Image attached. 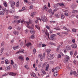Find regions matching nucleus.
<instances>
[{
  "label": "nucleus",
  "mask_w": 78,
  "mask_h": 78,
  "mask_svg": "<svg viewBox=\"0 0 78 78\" xmlns=\"http://www.w3.org/2000/svg\"><path fill=\"white\" fill-rule=\"evenodd\" d=\"M11 6L13 9L15 8V2L13 1L12 2Z\"/></svg>",
  "instance_id": "nucleus-6"
},
{
  "label": "nucleus",
  "mask_w": 78,
  "mask_h": 78,
  "mask_svg": "<svg viewBox=\"0 0 78 78\" xmlns=\"http://www.w3.org/2000/svg\"><path fill=\"white\" fill-rule=\"evenodd\" d=\"M39 58H40V60L41 61H42L43 57H42V54H40L39 55H38Z\"/></svg>",
  "instance_id": "nucleus-11"
},
{
  "label": "nucleus",
  "mask_w": 78,
  "mask_h": 78,
  "mask_svg": "<svg viewBox=\"0 0 78 78\" xmlns=\"http://www.w3.org/2000/svg\"><path fill=\"white\" fill-rule=\"evenodd\" d=\"M76 76H78V71H77L76 73L75 74Z\"/></svg>",
  "instance_id": "nucleus-59"
},
{
  "label": "nucleus",
  "mask_w": 78,
  "mask_h": 78,
  "mask_svg": "<svg viewBox=\"0 0 78 78\" xmlns=\"http://www.w3.org/2000/svg\"><path fill=\"white\" fill-rule=\"evenodd\" d=\"M11 64L12 65H13V64H14V62H13V61L11 60Z\"/></svg>",
  "instance_id": "nucleus-56"
},
{
  "label": "nucleus",
  "mask_w": 78,
  "mask_h": 78,
  "mask_svg": "<svg viewBox=\"0 0 78 78\" xmlns=\"http://www.w3.org/2000/svg\"><path fill=\"white\" fill-rule=\"evenodd\" d=\"M19 1H17L16 7H19Z\"/></svg>",
  "instance_id": "nucleus-35"
},
{
  "label": "nucleus",
  "mask_w": 78,
  "mask_h": 78,
  "mask_svg": "<svg viewBox=\"0 0 78 78\" xmlns=\"http://www.w3.org/2000/svg\"><path fill=\"white\" fill-rule=\"evenodd\" d=\"M30 37L31 39H34V37H34V35H33L30 36Z\"/></svg>",
  "instance_id": "nucleus-42"
},
{
  "label": "nucleus",
  "mask_w": 78,
  "mask_h": 78,
  "mask_svg": "<svg viewBox=\"0 0 78 78\" xmlns=\"http://www.w3.org/2000/svg\"><path fill=\"white\" fill-rule=\"evenodd\" d=\"M65 15L66 16H69V14L67 12H66L65 13Z\"/></svg>",
  "instance_id": "nucleus-60"
},
{
  "label": "nucleus",
  "mask_w": 78,
  "mask_h": 78,
  "mask_svg": "<svg viewBox=\"0 0 78 78\" xmlns=\"http://www.w3.org/2000/svg\"><path fill=\"white\" fill-rule=\"evenodd\" d=\"M54 30H61V29L58 27L55 28H54Z\"/></svg>",
  "instance_id": "nucleus-44"
},
{
  "label": "nucleus",
  "mask_w": 78,
  "mask_h": 78,
  "mask_svg": "<svg viewBox=\"0 0 78 78\" xmlns=\"http://www.w3.org/2000/svg\"><path fill=\"white\" fill-rule=\"evenodd\" d=\"M66 49L67 50H71V47L69 45L66 46Z\"/></svg>",
  "instance_id": "nucleus-17"
},
{
  "label": "nucleus",
  "mask_w": 78,
  "mask_h": 78,
  "mask_svg": "<svg viewBox=\"0 0 78 78\" xmlns=\"http://www.w3.org/2000/svg\"><path fill=\"white\" fill-rule=\"evenodd\" d=\"M3 5L5 7H7L8 6V5L5 2H4L3 3Z\"/></svg>",
  "instance_id": "nucleus-38"
},
{
  "label": "nucleus",
  "mask_w": 78,
  "mask_h": 78,
  "mask_svg": "<svg viewBox=\"0 0 78 78\" xmlns=\"http://www.w3.org/2000/svg\"><path fill=\"white\" fill-rule=\"evenodd\" d=\"M60 69V68L58 66L56 67L55 69H52V72H58V70Z\"/></svg>",
  "instance_id": "nucleus-4"
},
{
  "label": "nucleus",
  "mask_w": 78,
  "mask_h": 78,
  "mask_svg": "<svg viewBox=\"0 0 78 78\" xmlns=\"http://www.w3.org/2000/svg\"><path fill=\"white\" fill-rule=\"evenodd\" d=\"M5 62L6 64H9V61H8V60L6 59L5 60Z\"/></svg>",
  "instance_id": "nucleus-32"
},
{
  "label": "nucleus",
  "mask_w": 78,
  "mask_h": 78,
  "mask_svg": "<svg viewBox=\"0 0 78 78\" xmlns=\"http://www.w3.org/2000/svg\"><path fill=\"white\" fill-rule=\"evenodd\" d=\"M24 2H25V3H29V2L27 0H24Z\"/></svg>",
  "instance_id": "nucleus-57"
},
{
  "label": "nucleus",
  "mask_w": 78,
  "mask_h": 78,
  "mask_svg": "<svg viewBox=\"0 0 78 78\" xmlns=\"http://www.w3.org/2000/svg\"><path fill=\"white\" fill-rule=\"evenodd\" d=\"M57 9H58L57 8L55 9H54V11H53L52 12V10H51V9H49L48 10V11L50 13V14L51 13L52 16H53V14H54V12L55 11H56Z\"/></svg>",
  "instance_id": "nucleus-2"
},
{
  "label": "nucleus",
  "mask_w": 78,
  "mask_h": 78,
  "mask_svg": "<svg viewBox=\"0 0 78 78\" xmlns=\"http://www.w3.org/2000/svg\"><path fill=\"white\" fill-rule=\"evenodd\" d=\"M67 61H68V60H67V58H65L63 60V62H64V63L67 62Z\"/></svg>",
  "instance_id": "nucleus-28"
},
{
  "label": "nucleus",
  "mask_w": 78,
  "mask_h": 78,
  "mask_svg": "<svg viewBox=\"0 0 78 78\" xmlns=\"http://www.w3.org/2000/svg\"><path fill=\"white\" fill-rule=\"evenodd\" d=\"M16 73H12L11 72L9 73V74L10 75H11V76H15V75H16Z\"/></svg>",
  "instance_id": "nucleus-9"
},
{
  "label": "nucleus",
  "mask_w": 78,
  "mask_h": 78,
  "mask_svg": "<svg viewBox=\"0 0 78 78\" xmlns=\"http://www.w3.org/2000/svg\"><path fill=\"white\" fill-rule=\"evenodd\" d=\"M58 5H59V4H55L54 5V8H56V7H58Z\"/></svg>",
  "instance_id": "nucleus-43"
},
{
  "label": "nucleus",
  "mask_w": 78,
  "mask_h": 78,
  "mask_svg": "<svg viewBox=\"0 0 78 78\" xmlns=\"http://www.w3.org/2000/svg\"><path fill=\"white\" fill-rule=\"evenodd\" d=\"M5 14L4 12L2 11H0V15L1 16H3Z\"/></svg>",
  "instance_id": "nucleus-30"
},
{
  "label": "nucleus",
  "mask_w": 78,
  "mask_h": 78,
  "mask_svg": "<svg viewBox=\"0 0 78 78\" xmlns=\"http://www.w3.org/2000/svg\"><path fill=\"white\" fill-rule=\"evenodd\" d=\"M13 34L15 35H18V34H19V32L17 31H15L13 32Z\"/></svg>",
  "instance_id": "nucleus-24"
},
{
  "label": "nucleus",
  "mask_w": 78,
  "mask_h": 78,
  "mask_svg": "<svg viewBox=\"0 0 78 78\" xmlns=\"http://www.w3.org/2000/svg\"><path fill=\"white\" fill-rule=\"evenodd\" d=\"M61 55L60 54H58V58H61Z\"/></svg>",
  "instance_id": "nucleus-50"
},
{
  "label": "nucleus",
  "mask_w": 78,
  "mask_h": 78,
  "mask_svg": "<svg viewBox=\"0 0 78 78\" xmlns=\"http://www.w3.org/2000/svg\"><path fill=\"white\" fill-rule=\"evenodd\" d=\"M41 72L44 75H45L46 74V72L44 69H42Z\"/></svg>",
  "instance_id": "nucleus-27"
},
{
  "label": "nucleus",
  "mask_w": 78,
  "mask_h": 78,
  "mask_svg": "<svg viewBox=\"0 0 78 78\" xmlns=\"http://www.w3.org/2000/svg\"><path fill=\"white\" fill-rule=\"evenodd\" d=\"M19 47V45H18L16 46H15V47H12L13 48V50H16V49H18V48Z\"/></svg>",
  "instance_id": "nucleus-18"
},
{
  "label": "nucleus",
  "mask_w": 78,
  "mask_h": 78,
  "mask_svg": "<svg viewBox=\"0 0 78 78\" xmlns=\"http://www.w3.org/2000/svg\"><path fill=\"white\" fill-rule=\"evenodd\" d=\"M36 14V12H34L33 13L31 14V17H34V16Z\"/></svg>",
  "instance_id": "nucleus-12"
},
{
  "label": "nucleus",
  "mask_w": 78,
  "mask_h": 78,
  "mask_svg": "<svg viewBox=\"0 0 78 78\" xmlns=\"http://www.w3.org/2000/svg\"><path fill=\"white\" fill-rule=\"evenodd\" d=\"M31 21L30 20H29V21L26 22L27 24V26H26L28 28H29L30 29H34V27H30L29 26V25L30 23H31Z\"/></svg>",
  "instance_id": "nucleus-3"
},
{
  "label": "nucleus",
  "mask_w": 78,
  "mask_h": 78,
  "mask_svg": "<svg viewBox=\"0 0 78 78\" xmlns=\"http://www.w3.org/2000/svg\"><path fill=\"white\" fill-rule=\"evenodd\" d=\"M70 75H72V74H73V71H72V70L70 71Z\"/></svg>",
  "instance_id": "nucleus-49"
},
{
  "label": "nucleus",
  "mask_w": 78,
  "mask_h": 78,
  "mask_svg": "<svg viewBox=\"0 0 78 78\" xmlns=\"http://www.w3.org/2000/svg\"><path fill=\"white\" fill-rule=\"evenodd\" d=\"M69 63H67V64H66L67 68V69H68L69 70H70L71 69V68L69 67Z\"/></svg>",
  "instance_id": "nucleus-21"
},
{
  "label": "nucleus",
  "mask_w": 78,
  "mask_h": 78,
  "mask_svg": "<svg viewBox=\"0 0 78 78\" xmlns=\"http://www.w3.org/2000/svg\"><path fill=\"white\" fill-rule=\"evenodd\" d=\"M41 20L43 22H47V21H48L47 18L45 16L42 17Z\"/></svg>",
  "instance_id": "nucleus-5"
},
{
  "label": "nucleus",
  "mask_w": 78,
  "mask_h": 78,
  "mask_svg": "<svg viewBox=\"0 0 78 78\" xmlns=\"http://www.w3.org/2000/svg\"><path fill=\"white\" fill-rule=\"evenodd\" d=\"M63 29H64V30H66L67 31H69V30H68V29H67V28H66V27H63Z\"/></svg>",
  "instance_id": "nucleus-48"
},
{
  "label": "nucleus",
  "mask_w": 78,
  "mask_h": 78,
  "mask_svg": "<svg viewBox=\"0 0 78 78\" xmlns=\"http://www.w3.org/2000/svg\"><path fill=\"white\" fill-rule=\"evenodd\" d=\"M65 17L64 16V15H62L61 16V18L62 19H64V18H65Z\"/></svg>",
  "instance_id": "nucleus-45"
},
{
  "label": "nucleus",
  "mask_w": 78,
  "mask_h": 78,
  "mask_svg": "<svg viewBox=\"0 0 78 78\" xmlns=\"http://www.w3.org/2000/svg\"><path fill=\"white\" fill-rule=\"evenodd\" d=\"M25 7H23L22 9V11H24L25 10Z\"/></svg>",
  "instance_id": "nucleus-63"
},
{
  "label": "nucleus",
  "mask_w": 78,
  "mask_h": 78,
  "mask_svg": "<svg viewBox=\"0 0 78 78\" xmlns=\"http://www.w3.org/2000/svg\"><path fill=\"white\" fill-rule=\"evenodd\" d=\"M46 28L47 29H48V30H50V27H49L48 26L46 25Z\"/></svg>",
  "instance_id": "nucleus-62"
},
{
  "label": "nucleus",
  "mask_w": 78,
  "mask_h": 78,
  "mask_svg": "<svg viewBox=\"0 0 78 78\" xmlns=\"http://www.w3.org/2000/svg\"><path fill=\"white\" fill-rule=\"evenodd\" d=\"M51 51V49H46V52L47 53V55H48L49 54V53Z\"/></svg>",
  "instance_id": "nucleus-10"
},
{
  "label": "nucleus",
  "mask_w": 78,
  "mask_h": 78,
  "mask_svg": "<svg viewBox=\"0 0 78 78\" xmlns=\"http://www.w3.org/2000/svg\"><path fill=\"white\" fill-rule=\"evenodd\" d=\"M72 30L73 31V32H74V33H76V29L75 28H73L72 29Z\"/></svg>",
  "instance_id": "nucleus-39"
},
{
  "label": "nucleus",
  "mask_w": 78,
  "mask_h": 78,
  "mask_svg": "<svg viewBox=\"0 0 78 78\" xmlns=\"http://www.w3.org/2000/svg\"><path fill=\"white\" fill-rule=\"evenodd\" d=\"M36 53V49L34 48L33 49V54L34 55H35Z\"/></svg>",
  "instance_id": "nucleus-29"
},
{
  "label": "nucleus",
  "mask_w": 78,
  "mask_h": 78,
  "mask_svg": "<svg viewBox=\"0 0 78 78\" xmlns=\"http://www.w3.org/2000/svg\"><path fill=\"white\" fill-rule=\"evenodd\" d=\"M58 72H55L53 75L54 76H57L58 75Z\"/></svg>",
  "instance_id": "nucleus-23"
},
{
  "label": "nucleus",
  "mask_w": 78,
  "mask_h": 78,
  "mask_svg": "<svg viewBox=\"0 0 78 78\" xmlns=\"http://www.w3.org/2000/svg\"><path fill=\"white\" fill-rule=\"evenodd\" d=\"M10 70V66H9L7 68V70Z\"/></svg>",
  "instance_id": "nucleus-52"
},
{
  "label": "nucleus",
  "mask_w": 78,
  "mask_h": 78,
  "mask_svg": "<svg viewBox=\"0 0 78 78\" xmlns=\"http://www.w3.org/2000/svg\"><path fill=\"white\" fill-rule=\"evenodd\" d=\"M30 32L32 34H34L35 33V31L32 30H30Z\"/></svg>",
  "instance_id": "nucleus-19"
},
{
  "label": "nucleus",
  "mask_w": 78,
  "mask_h": 78,
  "mask_svg": "<svg viewBox=\"0 0 78 78\" xmlns=\"http://www.w3.org/2000/svg\"><path fill=\"white\" fill-rule=\"evenodd\" d=\"M32 74L33 77H36V74L34 73H32Z\"/></svg>",
  "instance_id": "nucleus-46"
},
{
  "label": "nucleus",
  "mask_w": 78,
  "mask_h": 78,
  "mask_svg": "<svg viewBox=\"0 0 78 78\" xmlns=\"http://www.w3.org/2000/svg\"><path fill=\"white\" fill-rule=\"evenodd\" d=\"M6 75H7V74L6 73L3 74L2 75V76H6Z\"/></svg>",
  "instance_id": "nucleus-47"
},
{
  "label": "nucleus",
  "mask_w": 78,
  "mask_h": 78,
  "mask_svg": "<svg viewBox=\"0 0 78 78\" xmlns=\"http://www.w3.org/2000/svg\"><path fill=\"white\" fill-rule=\"evenodd\" d=\"M8 28L9 30H11L12 29V27H11V26H9V27Z\"/></svg>",
  "instance_id": "nucleus-64"
},
{
  "label": "nucleus",
  "mask_w": 78,
  "mask_h": 78,
  "mask_svg": "<svg viewBox=\"0 0 78 78\" xmlns=\"http://www.w3.org/2000/svg\"><path fill=\"white\" fill-rule=\"evenodd\" d=\"M47 62H45L44 63H43L41 66L42 68H44V67H45V66H46V65H47Z\"/></svg>",
  "instance_id": "nucleus-15"
},
{
  "label": "nucleus",
  "mask_w": 78,
  "mask_h": 78,
  "mask_svg": "<svg viewBox=\"0 0 78 78\" xmlns=\"http://www.w3.org/2000/svg\"><path fill=\"white\" fill-rule=\"evenodd\" d=\"M72 13H74V14H76L78 13V11L77 10H73L72 12Z\"/></svg>",
  "instance_id": "nucleus-33"
},
{
  "label": "nucleus",
  "mask_w": 78,
  "mask_h": 78,
  "mask_svg": "<svg viewBox=\"0 0 78 78\" xmlns=\"http://www.w3.org/2000/svg\"><path fill=\"white\" fill-rule=\"evenodd\" d=\"M20 22L21 23H23L24 22V20H20Z\"/></svg>",
  "instance_id": "nucleus-55"
},
{
  "label": "nucleus",
  "mask_w": 78,
  "mask_h": 78,
  "mask_svg": "<svg viewBox=\"0 0 78 78\" xmlns=\"http://www.w3.org/2000/svg\"><path fill=\"white\" fill-rule=\"evenodd\" d=\"M55 36H56V34H53L51 35L50 38H51V40H53V41L54 40V38H53V37H55Z\"/></svg>",
  "instance_id": "nucleus-7"
},
{
  "label": "nucleus",
  "mask_w": 78,
  "mask_h": 78,
  "mask_svg": "<svg viewBox=\"0 0 78 78\" xmlns=\"http://www.w3.org/2000/svg\"><path fill=\"white\" fill-rule=\"evenodd\" d=\"M48 68H49V65L47 64L46 65V69H45V71H47L48 70Z\"/></svg>",
  "instance_id": "nucleus-16"
},
{
  "label": "nucleus",
  "mask_w": 78,
  "mask_h": 78,
  "mask_svg": "<svg viewBox=\"0 0 78 78\" xmlns=\"http://www.w3.org/2000/svg\"><path fill=\"white\" fill-rule=\"evenodd\" d=\"M45 34L46 35H47V36H48V35H49L48 32H47V31H46L45 32Z\"/></svg>",
  "instance_id": "nucleus-61"
},
{
  "label": "nucleus",
  "mask_w": 78,
  "mask_h": 78,
  "mask_svg": "<svg viewBox=\"0 0 78 78\" xmlns=\"http://www.w3.org/2000/svg\"><path fill=\"white\" fill-rule=\"evenodd\" d=\"M70 54L71 56H72L73 55V51H71L70 52Z\"/></svg>",
  "instance_id": "nucleus-58"
},
{
  "label": "nucleus",
  "mask_w": 78,
  "mask_h": 78,
  "mask_svg": "<svg viewBox=\"0 0 78 78\" xmlns=\"http://www.w3.org/2000/svg\"><path fill=\"white\" fill-rule=\"evenodd\" d=\"M54 55L53 54H51L48 56V58L49 60H51L54 58Z\"/></svg>",
  "instance_id": "nucleus-1"
},
{
  "label": "nucleus",
  "mask_w": 78,
  "mask_h": 78,
  "mask_svg": "<svg viewBox=\"0 0 78 78\" xmlns=\"http://www.w3.org/2000/svg\"><path fill=\"white\" fill-rule=\"evenodd\" d=\"M62 34H66V35H67V34H68V33L65 31L62 32Z\"/></svg>",
  "instance_id": "nucleus-37"
},
{
  "label": "nucleus",
  "mask_w": 78,
  "mask_h": 78,
  "mask_svg": "<svg viewBox=\"0 0 78 78\" xmlns=\"http://www.w3.org/2000/svg\"><path fill=\"white\" fill-rule=\"evenodd\" d=\"M25 67L26 69H29V68H28V66L27 65H26L25 66Z\"/></svg>",
  "instance_id": "nucleus-51"
},
{
  "label": "nucleus",
  "mask_w": 78,
  "mask_h": 78,
  "mask_svg": "<svg viewBox=\"0 0 78 78\" xmlns=\"http://www.w3.org/2000/svg\"><path fill=\"white\" fill-rule=\"evenodd\" d=\"M26 45L27 46V47H29L31 45V43H28L26 44Z\"/></svg>",
  "instance_id": "nucleus-20"
},
{
  "label": "nucleus",
  "mask_w": 78,
  "mask_h": 78,
  "mask_svg": "<svg viewBox=\"0 0 78 78\" xmlns=\"http://www.w3.org/2000/svg\"><path fill=\"white\" fill-rule=\"evenodd\" d=\"M35 27V28H37V29L38 30H40V27H39V26L38 25H36Z\"/></svg>",
  "instance_id": "nucleus-25"
},
{
  "label": "nucleus",
  "mask_w": 78,
  "mask_h": 78,
  "mask_svg": "<svg viewBox=\"0 0 78 78\" xmlns=\"http://www.w3.org/2000/svg\"><path fill=\"white\" fill-rule=\"evenodd\" d=\"M24 53V50L23 49H22L21 50L18 51L16 53Z\"/></svg>",
  "instance_id": "nucleus-13"
},
{
  "label": "nucleus",
  "mask_w": 78,
  "mask_h": 78,
  "mask_svg": "<svg viewBox=\"0 0 78 78\" xmlns=\"http://www.w3.org/2000/svg\"><path fill=\"white\" fill-rule=\"evenodd\" d=\"M50 23H55V21H50Z\"/></svg>",
  "instance_id": "nucleus-54"
},
{
  "label": "nucleus",
  "mask_w": 78,
  "mask_h": 78,
  "mask_svg": "<svg viewBox=\"0 0 78 78\" xmlns=\"http://www.w3.org/2000/svg\"><path fill=\"white\" fill-rule=\"evenodd\" d=\"M19 59H20L21 61H23L24 60V57L22 55H20L19 56Z\"/></svg>",
  "instance_id": "nucleus-8"
},
{
  "label": "nucleus",
  "mask_w": 78,
  "mask_h": 78,
  "mask_svg": "<svg viewBox=\"0 0 78 78\" xmlns=\"http://www.w3.org/2000/svg\"><path fill=\"white\" fill-rule=\"evenodd\" d=\"M2 11L4 12H5L6 11V9L5 8H3L2 9Z\"/></svg>",
  "instance_id": "nucleus-31"
},
{
  "label": "nucleus",
  "mask_w": 78,
  "mask_h": 78,
  "mask_svg": "<svg viewBox=\"0 0 78 78\" xmlns=\"http://www.w3.org/2000/svg\"><path fill=\"white\" fill-rule=\"evenodd\" d=\"M66 58L67 59V60H69V59H70V57H69V56H68V55H66Z\"/></svg>",
  "instance_id": "nucleus-41"
},
{
  "label": "nucleus",
  "mask_w": 78,
  "mask_h": 78,
  "mask_svg": "<svg viewBox=\"0 0 78 78\" xmlns=\"http://www.w3.org/2000/svg\"><path fill=\"white\" fill-rule=\"evenodd\" d=\"M59 5H60L61 6H64V4L63 3H60L59 4Z\"/></svg>",
  "instance_id": "nucleus-53"
},
{
  "label": "nucleus",
  "mask_w": 78,
  "mask_h": 78,
  "mask_svg": "<svg viewBox=\"0 0 78 78\" xmlns=\"http://www.w3.org/2000/svg\"><path fill=\"white\" fill-rule=\"evenodd\" d=\"M29 9H32L33 8V6L32 5H30L29 7Z\"/></svg>",
  "instance_id": "nucleus-34"
},
{
  "label": "nucleus",
  "mask_w": 78,
  "mask_h": 78,
  "mask_svg": "<svg viewBox=\"0 0 78 78\" xmlns=\"http://www.w3.org/2000/svg\"><path fill=\"white\" fill-rule=\"evenodd\" d=\"M71 47L72 48H76L77 47L76 45L75 44H72L71 46Z\"/></svg>",
  "instance_id": "nucleus-22"
},
{
  "label": "nucleus",
  "mask_w": 78,
  "mask_h": 78,
  "mask_svg": "<svg viewBox=\"0 0 78 78\" xmlns=\"http://www.w3.org/2000/svg\"><path fill=\"white\" fill-rule=\"evenodd\" d=\"M43 10H46L47 11V7L46 5H44L43 8Z\"/></svg>",
  "instance_id": "nucleus-26"
},
{
  "label": "nucleus",
  "mask_w": 78,
  "mask_h": 78,
  "mask_svg": "<svg viewBox=\"0 0 78 78\" xmlns=\"http://www.w3.org/2000/svg\"><path fill=\"white\" fill-rule=\"evenodd\" d=\"M19 18V16H15L14 17V19H18Z\"/></svg>",
  "instance_id": "nucleus-36"
},
{
  "label": "nucleus",
  "mask_w": 78,
  "mask_h": 78,
  "mask_svg": "<svg viewBox=\"0 0 78 78\" xmlns=\"http://www.w3.org/2000/svg\"><path fill=\"white\" fill-rule=\"evenodd\" d=\"M17 65L16 64H14L13 66V68L14 69L16 70L17 69Z\"/></svg>",
  "instance_id": "nucleus-14"
},
{
  "label": "nucleus",
  "mask_w": 78,
  "mask_h": 78,
  "mask_svg": "<svg viewBox=\"0 0 78 78\" xmlns=\"http://www.w3.org/2000/svg\"><path fill=\"white\" fill-rule=\"evenodd\" d=\"M4 50V48H1V51H0L1 53H3V52Z\"/></svg>",
  "instance_id": "nucleus-40"
}]
</instances>
